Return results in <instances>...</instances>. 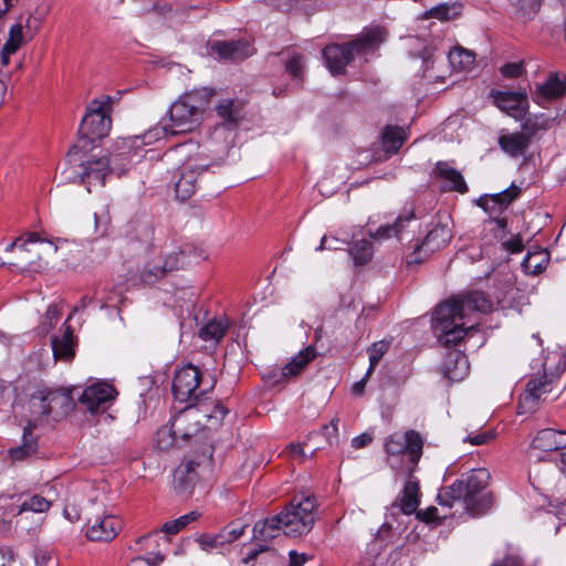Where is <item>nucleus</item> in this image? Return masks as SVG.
Here are the masks:
<instances>
[{"label": "nucleus", "mask_w": 566, "mask_h": 566, "mask_svg": "<svg viewBox=\"0 0 566 566\" xmlns=\"http://www.w3.org/2000/svg\"><path fill=\"white\" fill-rule=\"evenodd\" d=\"M208 164L199 158L189 157L179 168L178 179L175 184L176 196L180 200L189 199L197 189V180L206 171Z\"/></svg>", "instance_id": "nucleus-15"}, {"label": "nucleus", "mask_w": 566, "mask_h": 566, "mask_svg": "<svg viewBox=\"0 0 566 566\" xmlns=\"http://www.w3.org/2000/svg\"><path fill=\"white\" fill-rule=\"evenodd\" d=\"M223 538H224V536L221 535V532H220L219 534H217L214 536L202 535V536H200L198 542L202 549L209 551L212 548H221L223 545H226Z\"/></svg>", "instance_id": "nucleus-49"}, {"label": "nucleus", "mask_w": 566, "mask_h": 566, "mask_svg": "<svg viewBox=\"0 0 566 566\" xmlns=\"http://www.w3.org/2000/svg\"><path fill=\"white\" fill-rule=\"evenodd\" d=\"M452 239V231L447 224H437L426 235L420 244L415 247L412 254L410 255L409 263H418L421 261V254L424 256L444 248Z\"/></svg>", "instance_id": "nucleus-17"}, {"label": "nucleus", "mask_w": 566, "mask_h": 566, "mask_svg": "<svg viewBox=\"0 0 566 566\" xmlns=\"http://www.w3.org/2000/svg\"><path fill=\"white\" fill-rule=\"evenodd\" d=\"M210 53L224 60H243L253 55L254 49L247 40L216 41L210 46Z\"/></svg>", "instance_id": "nucleus-21"}, {"label": "nucleus", "mask_w": 566, "mask_h": 566, "mask_svg": "<svg viewBox=\"0 0 566 566\" xmlns=\"http://www.w3.org/2000/svg\"><path fill=\"white\" fill-rule=\"evenodd\" d=\"M566 91L564 80H560L557 74H551L546 82L537 86L535 99L538 104L559 98Z\"/></svg>", "instance_id": "nucleus-29"}, {"label": "nucleus", "mask_w": 566, "mask_h": 566, "mask_svg": "<svg viewBox=\"0 0 566 566\" xmlns=\"http://www.w3.org/2000/svg\"><path fill=\"white\" fill-rule=\"evenodd\" d=\"M212 91L206 87L181 95L168 111L169 123L164 118L143 135V143L151 144L168 136L185 134L196 129L202 122Z\"/></svg>", "instance_id": "nucleus-2"}, {"label": "nucleus", "mask_w": 566, "mask_h": 566, "mask_svg": "<svg viewBox=\"0 0 566 566\" xmlns=\"http://www.w3.org/2000/svg\"><path fill=\"white\" fill-rule=\"evenodd\" d=\"M287 73L295 80H302L304 57L300 53H293L285 62Z\"/></svg>", "instance_id": "nucleus-46"}, {"label": "nucleus", "mask_w": 566, "mask_h": 566, "mask_svg": "<svg viewBox=\"0 0 566 566\" xmlns=\"http://www.w3.org/2000/svg\"><path fill=\"white\" fill-rule=\"evenodd\" d=\"M556 378L547 375L546 371L541 376L532 377L526 385L525 391L521 395L520 405L527 411H534L541 401H546L555 389Z\"/></svg>", "instance_id": "nucleus-14"}, {"label": "nucleus", "mask_w": 566, "mask_h": 566, "mask_svg": "<svg viewBox=\"0 0 566 566\" xmlns=\"http://www.w3.org/2000/svg\"><path fill=\"white\" fill-rule=\"evenodd\" d=\"M338 243H340V241L337 239V238H328L326 235H324L321 240V244L317 247V251H323V250H337L339 249L338 248Z\"/></svg>", "instance_id": "nucleus-55"}, {"label": "nucleus", "mask_w": 566, "mask_h": 566, "mask_svg": "<svg viewBox=\"0 0 566 566\" xmlns=\"http://www.w3.org/2000/svg\"><path fill=\"white\" fill-rule=\"evenodd\" d=\"M530 479L533 480V484L536 485V488H541L551 480L546 473H542L541 468L536 463L531 467Z\"/></svg>", "instance_id": "nucleus-51"}, {"label": "nucleus", "mask_w": 566, "mask_h": 566, "mask_svg": "<svg viewBox=\"0 0 566 566\" xmlns=\"http://www.w3.org/2000/svg\"><path fill=\"white\" fill-rule=\"evenodd\" d=\"M245 526L230 527L221 531V535L224 536V544L231 543L244 534Z\"/></svg>", "instance_id": "nucleus-53"}, {"label": "nucleus", "mask_w": 566, "mask_h": 566, "mask_svg": "<svg viewBox=\"0 0 566 566\" xmlns=\"http://www.w3.org/2000/svg\"><path fill=\"white\" fill-rule=\"evenodd\" d=\"M543 253L538 252V253H528L523 262H522V266L525 271V273L527 274H538L543 271L544 266L542 265V263L535 261V259L537 258H543Z\"/></svg>", "instance_id": "nucleus-48"}, {"label": "nucleus", "mask_w": 566, "mask_h": 566, "mask_svg": "<svg viewBox=\"0 0 566 566\" xmlns=\"http://www.w3.org/2000/svg\"><path fill=\"white\" fill-rule=\"evenodd\" d=\"M459 303L464 304V312L468 310L486 313L492 308V302L483 292H471L459 298Z\"/></svg>", "instance_id": "nucleus-36"}, {"label": "nucleus", "mask_w": 566, "mask_h": 566, "mask_svg": "<svg viewBox=\"0 0 566 566\" xmlns=\"http://www.w3.org/2000/svg\"><path fill=\"white\" fill-rule=\"evenodd\" d=\"M491 439H493V436L491 433L483 432L474 436H469L464 439V441H469L473 446H481L486 443Z\"/></svg>", "instance_id": "nucleus-59"}, {"label": "nucleus", "mask_w": 566, "mask_h": 566, "mask_svg": "<svg viewBox=\"0 0 566 566\" xmlns=\"http://www.w3.org/2000/svg\"><path fill=\"white\" fill-rule=\"evenodd\" d=\"M83 149L78 144H75L70 149L61 176L64 182L85 185L88 192H91L92 187L104 186L108 174H116L117 176L125 174L130 164L128 158L130 151L125 146L122 151L112 154L108 157L88 155Z\"/></svg>", "instance_id": "nucleus-1"}, {"label": "nucleus", "mask_w": 566, "mask_h": 566, "mask_svg": "<svg viewBox=\"0 0 566 566\" xmlns=\"http://www.w3.org/2000/svg\"><path fill=\"white\" fill-rule=\"evenodd\" d=\"M289 558L290 560L287 566H303L308 559L306 554H298L295 551H291L289 553Z\"/></svg>", "instance_id": "nucleus-60"}, {"label": "nucleus", "mask_w": 566, "mask_h": 566, "mask_svg": "<svg viewBox=\"0 0 566 566\" xmlns=\"http://www.w3.org/2000/svg\"><path fill=\"white\" fill-rule=\"evenodd\" d=\"M468 357L458 350L447 354L443 361V373L451 381H461L469 374Z\"/></svg>", "instance_id": "nucleus-26"}, {"label": "nucleus", "mask_w": 566, "mask_h": 566, "mask_svg": "<svg viewBox=\"0 0 566 566\" xmlns=\"http://www.w3.org/2000/svg\"><path fill=\"white\" fill-rule=\"evenodd\" d=\"M384 150L389 154H396L406 140V133L397 126H387L381 135Z\"/></svg>", "instance_id": "nucleus-34"}, {"label": "nucleus", "mask_w": 566, "mask_h": 566, "mask_svg": "<svg viewBox=\"0 0 566 566\" xmlns=\"http://www.w3.org/2000/svg\"><path fill=\"white\" fill-rule=\"evenodd\" d=\"M14 558L11 547L0 546V566H9Z\"/></svg>", "instance_id": "nucleus-58"}, {"label": "nucleus", "mask_w": 566, "mask_h": 566, "mask_svg": "<svg viewBox=\"0 0 566 566\" xmlns=\"http://www.w3.org/2000/svg\"><path fill=\"white\" fill-rule=\"evenodd\" d=\"M504 249L510 253H518L524 249L523 240L520 235H514L513 238L503 242Z\"/></svg>", "instance_id": "nucleus-54"}, {"label": "nucleus", "mask_w": 566, "mask_h": 566, "mask_svg": "<svg viewBox=\"0 0 566 566\" xmlns=\"http://www.w3.org/2000/svg\"><path fill=\"white\" fill-rule=\"evenodd\" d=\"M315 509L316 502L313 496H294L290 504L280 513L283 533L291 537L307 534L315 523Z\"/></svg>", "instance_id": "nucleus-7"}, {"label": "nucleus", "mask_w": 566, "mask_h": 566, "mask_svg": "<svg viewBox=\"0 0 566 566\" xmlns=\"http://www.w3.org/2000/svg\"><path fill=\"white\" fill-rule=\"evenodd\" d=\"M413 218L415 214L411 210L401 213L398 216L394 224L381 226L373 237L374 239H387L392 235H398L403 230L406 223L411 221Z\"/></svg>", "instance_id": "nucleus-37"}, {"label": "nucleus", "mask_w": 566, "mask_h": 566, "mask_svg": "<svg viewBox=\"0 0 566 566\" xmlns=\"http://www.w3.org/2000/svg\"><path fill=\"white\" fill-rule=\"evenodd\" d=\"M52 352L55 359L69 360L74 356L73 334L70 326H66L62 337L52 339Z\"/></svg>", "instance_id": "nucleus-33"}, {"label": "nucleus", "mask_w": 566, "mask_h": 566, "mask_svg": "<svg viewBox=\"0 0 566 566\" xmlns=\"http://www.w3.org/2000/svg\"><path fill=\"white\" fill-rule=\"evenodd\" d=\"M41 27V20L32 14L19 17L9 30V38L1 49V63L7 66L10 56L23 44L31 41Z\"/></svg>", "instance_id": "nucleus-13"}, {"label": "nucleus", "mask_w": 566, "mask_h": 566, "mask_svg": "<svg viewBox=\"0 0 566 566\" xmlns=\"http://www.w3.org/2000/svg\"><path fill=\"white\" fill-rule=\"evenodd\" d=\"M59 316H60V310H59L57 305H55V304L49 305V307L45 312L44 318L39 327L40 332L43 334L49 333L56 324Z\"/></svg>", "instance_id": "nucleus-47"}, {"label": "nucleus", "mask_w": 566, "mask_h": 566, "mask_svg": "<svg viewBox=\"0 0 566 566\" xmlns=\"http://www.w3.org/2000/svg\"><path fill=\"white\" fill-rule=\"evenodd\" d=\"M190 247H185L148 261L140 271V279L147 284H153L164 277L168 272L182 269L188 264Z\"/></svg>", "instance_id": "nucleus-12"}, {"label": "nucleus", "mask_w": 566, "mask_h": 566, "mask_svg": "<svg viewBox=\"0 0 566 566\" xmlns=\"http://www.w3.org/2000/svg\"><path fill=\"white\" fill-rule=\"evenodd\" d=\"M316 356V352L313 346H307L301 350L295 357L292 358L281 370L283 377H293L300 374V371Z\"/></svg>", "instance_id": "nucleus-32"}, {"label": "nucleus", "mask_w": 566, "mask_h": 566, "mask_svg": "<svg viewBox=\"0 0 566 566\" xmlns=\"http://www.w3.org/2000/svg\"><path fill=\"white\" fill-rule=\"evenodd\" d=\"M555 467L559 469L562 473H566V446L557 454V460H553Z\"/></svg>", "instance_id": "nucleus-64"}, {"label": "nucleus", "mask_w": 566, "mask_h": 566, "mask_svg": "<svg viewBox=\"0 0 566 566\" xmlns=\"http://www.w3.org/2000/svg\"><path fill=\"white\" fill-rule=\"evenodd\" d=\"M448 60L454 71H469L475 62V54L463 48H454L448 54Z\"/></svg>", "instance_id": "nucleus-35"}, {"label": "nucleus", "mask_w": 566, "mask_h": 566, "mask_svg": "<svg viewBox=\"0 0 566 566\" xmlns=\"http://www.w3.org/2000/svg\"><path fill=\"white\" fill-rule=\"evenodd\" d=\"M434 171L436 175L446 182V189L454 190L461 193L468 191V186L461 172L455 170L448 163L439 161L436 165Z\"/></svg>", "instance_id": "nucleus-28"}, {"label": "nucleus", "mask_w": 566, "mask_h": 566, "mask_svg": "<svg viewBox=\"0 0 566 566\" xmlns=\"http://www.w3.org/2000/svg\"><path fill=\"white\" fill-rule=\"evenodd\" d=\"M94 218V234L98 238H104L108 234L112 218L109 213V208L107 205H101L93 214Z\"/></svg>", "instance_id": "nucleus-38"}, {"label": "nucleus", "mask_w": 566, "mask_h": 566, "mask_svg": "<svg viewBox=\"0 0 566 566\" xmlns=\"http://www.w3.org/2000/svg\"><path fill=\"white\" fill-rule=\"evenodd\" d=\"M112 98L106 96L104 99H94L88 106L78 128V142L76 144L85 148L90 143L101 139L108 135L112 126L109 117Z\"/></svg>", "instance_id": "nucleus-8"}, {"label": "nucleus", "mask_w": 566, "mask_h": 566, "mask_svg": "<svg viewBox=\"0 0 566 566\" xmlns=\"http://www.w3.org/2000/svg\"><path fill=\"white\" fill-rule=\"evenodd\" d=\"M464 317V304L459 303V298H452L439 304L432 317V328L440 339L446 344H457L468 333L463 323H457V319Z\"/></svg>", "instance_id": "nucleus-6"}, {"label": "nucleus", "mask_w": 566, "mask_h": 566, "mask_svg": "<svg viewBox=\"0 0 566 566\" xmlns=\"http://www.w3.org/2000/svg\"><path fill=\"white\" fill-rule=\"evenodd\" d=\"M490 479L486 469H473L463 473L438 494L441 506L451 509L455 503L472 515H480L490 506V499L482 494Z\"/></svg>", "instance_id": "nucleus-3"}, {"label": "nucleus", "mask_w": 566, "mask_h": 566, "mask_svg": "<svg viewBox=\"0 0 566 566\" xmlns=\"http://www.w3.org/2000/svg\"><path fill=\"white\" fill-rule=\"evenodd\" d=\"M179 438L175 434L172 423L160 428L156 433V446L160 450H166L172 446Z\"/></svg>", "instance_id": "nucleus-44"}, {"label": "nucleus", "mask_w": 566, "mask_h": 566, "mask_svg": "<svg viewBox=\"0 0 566 566\" xmlns=\"http://www.w3.org/2000/svg\"><path fill=\"white\" fill-rule=\"evenodd\" d=\"M523 63L522 62H518V63H506L504 64L502 67H501V74L504 76V77H507V78H515V77H518L522 75L523 73Z\"/></svg>", "instance_id": "nucleus-50"}, {"label": "nucleus", "mask_w": 566, "mask_h": 566, "mask_svg": "<svg viewBox=\"0 0 566 566\" xmlns=\"http://www.w3.org/2000/svg\"><path fill=\"white\" fill-rule=\"evenodd\" d=\"M283 532V524L280 514L259 521L253 527V537L258 541L268 542Z\"/></svg>", "instance_id": "nucleus-30"}, {"label": "nucleus", "mask_w": 566, "mask_h": 566, "mask_svg": "<svg viewBox=\"0 0 566 566\" xmlns=\"http://www.w3.org/2000/svg\"><path fill=\"white\" fill-rule=\"evenodd\" d=\"M199 516L200 514L197 511H191L182 516H179L176 520L166 522L163 525L161 531L170 535L177 534L178 532L184 530L188 524L198 520Z\"/></svg>", "instance_id": "nucleus-41"}, {"label": "nucleus", "mask_w": 566, "mask_h": 566, "mask_svg": "<svg viewBox=\"0 0 566 566\" xmlns=\"http://www.w3.org/2000/svg\"><path fill=\"white\" fill-rule=\"evenodd\" d=\"M389 348V343L386 340H379L374 343L368 348V355H369V367H368V374H373L374 369L385 355V353Z\"/></svg>", "instance_id": "nucleus-45"}, {"label": "nucleus", "mask_w": 566, "mask_h": 566, "mask_svg": "<svg viewBox=\"0 0 566 566\" xmlns=\"http://www.w3.org/2000/svg\"><path fill=\"white\" fill-rule=\"evenodd\" d=\"M214 385L213 380L205 381L199 369L188 364L179 368L172 380V394L180 402H195Z\"/></svg>", "instance_id": "nucleus-9"}, {"label": "nucleus", "mask_w": 566, "mask_h": 566, "mask_svg": "<svg viewBox=\"0 0 566 566\" xmlns=\"http://www.w3.org/2000/svg\"><path fill=\"white\" fill-rule=\"evenodd\" d=\"M386 461L395 471L411 474L422 455L423 441L415 430L394 432L384 441Z\"/></svg>", "instance_id": "nucleus-5"}, {"label": "nucleus", "mask_w": 566, "mask_h": 566, "mask_svg": "<svg viewBox=\"0 0 566 566\" xmlns=\"http://www.w3.org/2000/svg\"><path fill=\"white\" fill-rule=\"evenodd\" d=\"M373 440L371 434L364 432L352 440V446L356 449L368 446Z\"/></svg>", "instance_id": "nucleus-61"}, {"label": "nucleus", "mask_w": 566, "mask_h": 566, "mask_svg": "<svg viewBox=\"0 0 566 566\" xmlns=\"http://www.w3.org/2000/svg\"><path fill=\"white\" fill-rule=\"evenodd\" d=\"M566 447V431L553 428L542 429L536 432L530 444V459L535 462L552 464L557 460V454Z\"/></svg>", "instance_id": "nucleus-11"}, {"label": "nucleus", "mask_w": 566, "mask_h": 566, "mask_svg": "<svg viewBox=\"0 0 566 566\" xmlns=\"http://www.w3.org/2000/svg\"><path fill=\"white\" fill-rule=\"evenodd\" d=\"M217 114L227 123H235L239 119V112L234 107V101L231 98H224L220 101L216 106Z\"/></svg>", "instance_id": "nucleus-43"}, {"label": "nucleus", "mask_w": 566, "mask_h": 566, "mask_svg": "<svg viewBox=\"0 0 566 566\" xmlns=\"http://www.w3.org/2000/svg\"><path fill=\"white\" fill-rule=\"evenodd\" d=\"M408 475L409 479L406 482L401 494L391 505L392 509L399 507L406 515L415 513L420 504L419 482L412 478V473Z\"/></svg>", "instance_id": "nucleus-24"}, {"label": "nucleus", "mask_w": 566, "mask_h": 566, "mask_svg": "<svg viewBox=\"0 0 566 566\" xmlns=\"http://www.w3.org/2000/svg\"><path fill=\"white\" fill-rule=\"evenodd\" d=\"M450 10L451 8L448 4H440L431 8L427 15L429 18H437L439 20H449L450 19Z\"/></svg>", "instance_id": "nucleus-52"}, {"label": "nucleus", "mask_w": 566, "mask_h": 566, "mask_svg": "<svg viewBox=\"0 0 566 566\" xmlns=\"http://www.w3.org/2000/svg\"><path fill=\"white\" fill-rule=\"evenodd\" d=\"M51 506V502L41 495H33L23 501L19 506L18 514L30 511L34 513L46 512Z\"/></svg>", "instance_id": "nucleus-42"}, {"label": "nucleus", "mask_w": 566, "mask_h": 566, "mask_svg": "<svg viewBox=\"0 0 566 566\" xmlns=\"http://www.w3.org/2000/svg\"><path fill=\"white\" fill-rule=\"evenodd\" d=\"M197 482V475H189L187 469L177 468L174 473V489L180 495H189Z\"/></svg>", "instance_id": "nucleus-39"}, {"label": "nucleus", "mask_w": 566, "mask_h": 566, "mask_svg": "<svg viewBox=\"0 0 566 566\" xmlns=\"http://www.w3.org/2000/svg\"><path fill=\"white\" fill-rule=\"evenodd\" d=\"M115 388L105 381L87 386L78 398L80 403L91 413L105 411L115 399Z\"/></svg>", "instance_id": "nucleus-16"}, {"label": "nucleus", "mask_w": 566, "mask_h": 566, "mask_svg": "<svg viewBox=\"0 0 566 566\" xmlns=\"http://www.w3.org/2000/svg\"><path fill=\"white\" fill-rule=\"evenodd\" d=\"M492 96L494 104L513 117L521 116L525 111L527 103L525 92H495Z\"/></svg>", "instance_id": "nucleus-22"}, {"label": "nucleus", "mask_w": 566, "mask_h": 566, "mask_svg": "<svg viewBox=\"0 0 566 566\" xmlns=\"http://www.w3.org/2000/svg\"><path fill=\"white\" fill-rule=\"evenodd\" d=\"M371 374H368V370L366 371L365 376L356 381L353 386H352V394L353 395H356V396H361L365 391V387H366V384L369 379Z\"/></svg>", "instance_id": "nucleus-62"}, {"label": "nucleus", "mask_w": 566, "mask_h": 566, "mask_svg": "<svg viewBox=\"0 0 566 566\" xmlns=\"http://www.w3.org/2000/svg\"><path fill=\"white\" fill-rule=\"evenodd\" d=\"M229 328L226 318L219 317L208 321L199 331V337L206 342L218 343Z\"/></svg>", "instance_id": "nucleus-31"}, {"label": "nucleus", "mask_w": 566, "mask_h": 566, "mask_svg": "<svg viewBox=\"0 0 566 566\" xmlns=\"http://www.w3.org/2000/svg\"><path fill=\"white\" fill-rule=\"evenodd\" d=\"M356 265H364L373 258V243L369 240L357 241L350 249Z\"/></svg>", "instance_id": "nucleus-40"}, {"label": "nucleus", "mask_w": 566, "mask_h": 566, "mask_svg": "<svg viewBox=\"0 0 566 566\" xmlns=\"http://www.w3.org/2000/svg\"><path fill=\"white\" fill-rule=\"evenodd\" d=\"M14 558L11 547L0 546V566H9Z\"/></svg>", "instance_id": "nucleus-56"}, {"label": "nucleus", "mask_w": 566, "mask_h": 566, "mask_svg": "<svg viewBox=\"0 0 566 566\" xmlns=\"http://www.w3.org/2000/svg\"><path fill=\"white\" fill-rule=\"evenodd\" d=\"M171 423L175 434L182 440L189 439L203 428L200 422V415L189 405L172 418Z\"/></svg>", "instance_id": "nucleus-20"}, {"label": "nucleus", "mask_w": 566, "mask_h": 566, "mask_svg": "<svg viewBox=\"0 0 566 566\" xmlns=\"http://www.w3.org/2000/svg\"><path fill=\"white\" fill-rule=\"evenodd\" d=\"M63 514L70 522H76L81 518V513L74 505L67 504L64 507Z\"/></svg>", "instance_id": "nucleus-63"}, {"label": "nucleus", "mask_w": 566, "mask_h": 566, "mask_svg": "<svg viewBox=\"0 0 566 566\" xmlns=\"http://www.w3.org/2000/svg\"><path fill=\"white\" fill-rule=\"evenodd\" d=\"M388 32L384 27L365 29L358 38L346 45L331 44L323 50L326 66L333 75L343 74L345 67L355 55L374 51L386 39Z\"/></svg>", "instance_id": "nucleus-4"}, {"label": "nucleus", "mask_w": 566, "mask_h": 566, "mask_svg": "<svg viewBox=\"0 0 566 566\" xmlns=\"http://www.w3.org/2000/svg\"><path fill=\"white\" fill-rule=\"evenodd\" d=\"M122 528V521L113 514H97L88 518L86 536L91 541H112Z\"/></svg>", "instance_id": "nucleus-18"}, {"label": "nucleus", "mask_w": 566, "mask_h": 566, "mask_svg": "<svg viewBox=\"0 0 566 566\" xmlns=\"http://www.w3.org/2000/svg\"><path fill=\"white\" fill-rule=\"evenodd\" d=\"M520 191L518 187L512 185L501 192L482 196L478 200V206L481 207L490 218L493 216H501L511 202L518 197Z\"/></svg>", "instance_id": "nucleus-19"}, {"label": "nucleus", "mask_w": 566, "mask_h": 566, "mask_svg": "<svg viewBox=\"0 0 566 566\" xmlns=\"http://www.w3.org/2000/svg\"><path fill=\"white\" fill-rule=\"evenodd\" d=\"M36 427L35 421H29L28 426L23 429L22 444L11 448L8 455L12 461H22L35 453L38 449L36 439L33 437L32 431Z\"/></svg>", "instance_id": "nucleus-27"}, {"label": "nucleus", "mask_w": 566, "mask_h": 566, "mask_svg": "<svg viewBox=\"0 0 566 566\" xmlns=\"http://www.w3.org/2000/svg\"><path fill=\"white\" fill-rule=\"evenodd\" d=\"M14 558L11 547L0 546V566H9Z\"/></svg>", "instance_id": "nucleus-57"}, {"label": "nucleus", "mask_w": 566, "mask_h": 566, "mask_svg": "<svg viewBox=\"0 0 566 566\" xmlns=\"http://www.w3.org/2000/svg\"><path fill=\"white\" fill-rule=\"evenodd\" d=\"M191 408H195L200 415V422L203 428L209 424L217 427L221 423L224 416L228 413L227 408L218 401L205 399L197 403L189 402Z\"/></svg>", "instance_id": "nucleus-23"}, {"label": "nucleus", "mask_w": 566, "mask_h": 566, "mask_svg": "<svg viewBox=\"0 0 566 566\" xmlns=\"http://www.w3.org/2000/svg\"><path fill=\"white\" fill-rule=\"evenodd\" d=\"M30 406L33 415L52 416L57 420L73 409L74 401L66 390H41L32 395Z\"/></svg>", "instance_id": "nucleus-10"}, {"label": "nucleus", "mask_w": 566, "mask_h": 566, "mask_svg": "<svg viewBox=\"0 0 566 566\" xmlns=\"http://www.w3.org/2000/svg\"><path fill=\"white\" fill-rule=\"evenodd\" d=\"M531 137L523 132H505L502 130L497 144L502 151L511 157L522 156L528 148Z\"/></svg>", "instance_id": "nucleus-25"}]
</instances>
